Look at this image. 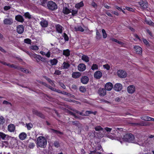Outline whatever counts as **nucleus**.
<instances>
[{"mask_svg":"<svg viewBox=\"0 0 154 154\" xmlns=\"http://www.w3.org/2000/svg\"><path fill=\"white\" fill-rule=\"evenodd\" d=\"M117 139L121 143L123 142H128L129 143H134V137L132 134H127L125 135L123 138L122 137H117Z\"/></svg>","mask_w":154,"mask_h":154,"instance_id":"f257e3e1","label":"nucleus"},{"mask_svg":"<svg viewBox=\"0 0 154 154\" xmlns=\"http://www.w3.org/2000/svg\"><path fill=\"white\" fill-rule=\"evenodd\" d=\"M47 140L46 138L43 136H40L37 138V144L41 147L44 148L46 145Z\"/></svg>","mask_w":154,"mask_h":154,"instance_id":"f03ea898","label":"nucleus"},{"mask_svg":"<svg viewBox=\"0 0 154 154\" xmlns=\"http://www.w3.org/2000/svg\"><path fill=\"white\" fill-rule=\"evenodd\" d=\"M26 52L29 55L33 60H36L38 62H39L40 60L43 61V58L40 56L35 54L30 53L28 51H26Z\"/></svg>","mask_w":154,"mask_h":154,"instance_id":"7ed1b4c3","label":"nucleus"},{"mask_svg":"<svg viewBox=\"0 0 154 154\" xmlns=\"http://www.w3.org/2000/svg\"><path fill=\"white\" fill-rule=\"evenodd\" d=\"M74 112H69V114L71 115H73L75 117V118H77V116L76 115V114H79L80 115L82 116H88V115L92 113V112L89 111H87L85 112V114H83L82 112H79L78 111L76 110H73Z\"/></svg>","mask_w":154,"mask_h":154,"instance_id":"20e7f679","label":"nucleus"},{"mask_svg":"<svg viewBox=\"0 0 154 154\" xmlns=\"http://www.w3.org/2000/svg\"><path fill=\"white\" fill-rule=\"evenodd\" d=\"M47 6L48 8L51 10H56L57 8V6L56 4L53 1H49L48 2Z\"/></svg>","mask_w":154,"mask_h":154,"instance_id":"39448f33","label":"nucleus"},{"mask_svg":"<svg viewBox=\"0 0 154 154\" xmlns=\"http://www.w3.org/2000/svg\"><path fill=\"white\" fill-rule=\"evenodd\" d=\"M41 83L42 84V85H44L45 86L48 87V88L50 89L52 91H56L57 92L59 93H61L63 94H65V95H67V94H68L66 92H64V91H63V92L60 91V90L56 89H55V88L51 87L50 85H48V84H46V83H45V82H41Z\"/></svg>","mask_w":154,"mask_h":154,"instance_id":"423d86ee","label":"nucleus"},{"mask_svg":"<svg viewBox=\"0 0 154 154\" xmlns=\"http://www.w3.org/2000/svg\"><path fill=\"white\" fill-rule=\"evenodd\" d=\"M118 75L122 78H125L127 75L126 72L122 70H119L117 72Z\"/></svg>","mask_w":154,"mask_h":154,"instance_id":"0eeeda50","label":"nucleus"},{"mask_svg":"<svg viewBox=\"0 0 154 154\" xmlns=\"http://www.w3.org/2000/svg\"><path fill=\"white\" fill-rule=\"evenodd\" d=\"M139 5H140L141 8L143 9H146L148 6V3L146 1H140L139 2Z\"/></svg>","mask_w":154,"mask_h":154,"instance_id":"6e6552de","label":"nucleus"},{"mask_svg":"<svg viewBox=\"0 0 154 154\" xmlns=\"http://www.w3.org/2000/svg\"><path fill=\"white\" fill-rule=\"evenodd\" d=\"M135 91V87L133 85H130L127 88V91L129 94H133Z\"/></svg>","mask_w":154,"mask_h":154,"instance_id":"1a4fd4ad","label":"nucleus"},{"mask_svg":"<svg viewBox=\"0 0 154 154\" xmlns=\"http://www.w3.org/2000/svg\"><path fill=\"white\" fill-rule=\"evenodd\" d=\"M122 88V85L120 83H116L114 86V89L116 91H120Z\"/></svg>","mask_w":154,"mask_h":154,"instance_id":"9d476101","label":"nucleus"},{"mask_svg":"<svg viewBox=\"0 0 154 154\" xmlns=\"http://www.w3.org/2000/svg\"><path fill=\"white\" fill-rule=\"evenodd\" d=\"M105 88L106 90L108 91H110L113 88V85L110 82H108L105 84Z\"/></svg>","mask_w":154,"mask_h":154,"instance_id":"9b49d317","label":"nucleus"},{"mask_svg":"<svg viewBox=\"0 0 154 154\" xmlns=\"http://www.w3.org/2000/svg\"><path fill=\"white\" fill-rule=\"evenodd\" d=\"M98 93L100 96H103L106 94V91L103 88H100L99 89Z\"/></svg>","mask_w":154,"mask_h":154,"instance_id":"f8f14e48","label":"nucleus"},{"mask_svg":"<svg viewBox=\"0 0 154 154\" xmlns=\"http://www.w3.org/2000/svg\"><path fill=\"white\" fill-rule=\"evenodd\" d=\"M4 24L6 25H11L13 23V21L12 19L10 18H5L3 20Z\"/></svg>","mask_w":154,"mask_h":154,"instance_id":"ddd939ff","label":"nucleus"},{"mask_svg":"<svg viewBox=\"0 0 154 154\" xmlns=\"http://www.w3.org/2000/svg\"><path fill=\"white\" fill-rule=\"evenodd\" d=\"M102 76V73L100 71H96L94 73V76L95 78L97 79H100Z\"/></svg>","mask_w":154,"mask_h":154,"instance_id":"4468645a","label":"nucleus"},{"mask_svg":"<svg viewBox=\"0 0 154 154\" xmlns=\"http://www.w3.org/2000/svg\"><path fill=\"white\" fill-rule=\"evenodd\" d=\"M86 67L85 65L83 63L79 64L78 66V69L79 71L82 72L86 69Z\"/></svg>","mask_w":154,"mask_h":154,"instance_id":"2eb2a0df","label":"nucleus"},{"mask_svg":"<svg viewBox=\"0 0 154 154\" xmlns=\"http://www.w3.org/2000/svg\"><path fill=\"white\" fill-rule=\"evenodd\" d=\"M136 53L138 54H141L142 52V49L141 47L138 46H135L134 47Z\"/></svg>","mask_w":154,"mask_h":154,"instance_id":"dca6fc26","label":"nucleus"},{"mask_svg":"<svg viewBox=\"0 0 154 154\" xmlns=\"http://www.w3.org/2000/svg\"><path fill=\"white\" fill-rule=\"evenodd\" d=\"M81 81L83 84H86L89 81L88 78L87 76L83 77L81 78Z\"/></svg>","mask_w":154,"mask_h":154,"instance_id":"f3484780","label":"nucleus"},{"mask_svg":"<svg viewBox=\"0 0 154 154\" xmlns=\"http://www.w3.org/2000/svg\"><path fill=\"white\" fill-rule=\"evenodd\" d=\"M17 32L19 34H21L24 31V27L23 25H20L17 27Z\"/></svg>","mask_w":154,"mask_h":154,"instance_id":"a211bd4d","label":"nucleus"},{"mask_svg":"<svg viewBox=\"0 0 154 154\" xmlns=\"http://www.w3.org/2000/svg\"><path fill=\"white\" fill-rule=\"evenodd\" d=\"M56 29L57 32L61 33L62 32L63 27L59 24H57L56 25Z\"/></svg>","mask_w":154,"mask_h":154,"instance_id":"6ab92c4d","label":"nucleus"},{"mask_svg":"<svg viewBox=\"0 0 154 154\" xmlns=\"http://www.w3.org/2000/svg\"><path fill=\"white\" fill-rule=\"evenodd\" d=\"M40 24L42 27H45L47 26L48 23L47 21L43 20L40 22Z\"/></svg>","mask_w":154,"mask_h":154,"instance_id":"aec40b11","label":"nucleus"},{"mask_svg":"<svg viewBox=\"0 0 154 154\" xmlns=\"http://www.w3.org/2000/svg\"><path fill=\"white\" fill-rule=\"evenodd\" d=\"M81 75V74L80 72H74L72 74V77L74 78H79Z\"/></svg>","mask_w":154,"mask_h":154,"instance_id":"412c9836","label":"nucleus"},{"mask_svg":"<svg viewBox=\"0 0 154 154\" xmlns=\"http://www.w3.org/2000/svg\"><path fill=\"white\" fill-rule=\"evenodd\" d=\"M15 19L18 21L22 22L24 21V19L21 16L17 15L15 17Z\"/></svg>","mask_w":154,"mask_h":154,"instance_id":"4be33fe9","label":"nucleus"},{"mask_svg":"<svg viewBox=\"0 0 154 154\" xmlns=\"http://www.w3.org/2000/svg\"><path fill=\"white\" fill-rule=\"evenodd\" d=\"M26 134L25 133L22 132L19 134V137L20 140H23L26 139Z\"/></svg>","mask_w":154,"mask_h":154,"instance_id":"5701e85b","label":"nucleus"},{"mask_svg":"<svg viewBox=\"0 0 154 154\" xmlns=\"http://www.w3.org/2000/svg\"><path fill=\"white\" fill-rule=\"evenodd\" d=\"M8 130L11 132L14 131L15 127L14 125L13 124H10L8 126Z\"/></svg>","mask_w":154,"mask_h":154,"instance_id":"b1692460","label":"nucleus"},{"mask_svg":"<svg viewBox=\"0 0 154 154\" xmlns=\"http://www.w3.org/2000/svg\"><path fill=\"white\" fill-rule=\"evenodd\" d=\"M84 3L82 1H81L80 2L76 4L75 5V8L79 9L80 8L84 6Z\"/></svg>","mask_w":154,"mask_h":154,"instance_id":"393cba45","label":"nucleus"},{"mask_svg":"<svg viewBox=\"0 0 154 154\" xmlns=\"http://www.w3.org/2000/svg\"><path fill=\"white\" fill-rule=\"evenodd\" d=\"M145 22L146 24L154 27V23L150 20L146 19Z\"/></svg>","mask_w":154,"mask_h":154,"instance_id":"a878e982","label":"nucleus"},{"mask_svg":"<svg viewBox=\"0 0 154 154\" xmlns=\"http://www.w3.org/2000/svg\"><path fill=\"white\" fill-rule=\"evenodd\" d=\"M82 59L86 62H88L89 61V58L88 57L85 55H82Z\"/></svg>","mask_w":154,"mask_h":154,"instance_id":"bb28decb","label":"nucleus"},{"mask_svg":"<svg viewBox=\"0 0 154 154\" xmlns=\"http://www.w3.org/2000/svg\"><path fill=\"white\" fill-rule=\"evenodd\" d=\"M8 135H5L3 133L0 132V138H2L3 140H6L8 137Z\"/></svg>","mask_w":154,"mask_h":154,"instance_id":"cd10ccee","label":"nucleus"},{"mask_svg":"<svg viewBox=\"0 0 154 154\" xmlns=\"http://www.w3.org/2000/svg\"><path fill=\"white\" fill-rule=\"evenodd\" d=\"M75 29L76 31L83 32L84 31V29L81 26H77L75 27Z\"/></svg>","mask_w":154,"mask_h":154,"instance_id":"c85d7f7f","label":"nucleus"},{"mask_svg":"<svg viewBox=\"0 0 154 154\" xmlns=\"http://www.w3.org/2000/svg\"><path fill=\"white\" fill-rule=\"evenodd\" d=\"M63 54L66 56H69L70 55V51L68 49L64 50L63 51Z\"/></svg>","mask_w":154,"mask_h":154,"instance_id":"c756f323","label":"nucleus"},{"mask_svg":"<svg viewBox=\"0 0 154 154\" xmlns=\"http://www.w3.org/2000/svg\"><path fill=\"white\" fill-rule=\"evenodd\" d=\"M70 66L69 64L67 63L64 62L62 64V67L63 69H67Z\"/></svg>","mask_w":154,"mask_h":154,"instance_id":"7c9ffc66","label":"nucleus"},{"mask_svg":"<svg viewBox=\"0 0 154 154\" xmlns=\"http://www.w3.org/2000/svg\"><path fill=\"white\" fill-rule=\"evenodd\" d=\"M63 12L64 14H68L70 12V11L67 8H64L63 10Z\"/></svg>","mask_w":154,"mask_h":154,"instance_id":"2f4dec72","label":"nucleus"},{"mask_svg":"<svg viewBox=\"0 0 154 154\" xmlns=\"http://www.w3.org/2000/svg\"><path fill=\"white\" fill-rule=\"evenodd\" d=\"M57 59H54L50 60V63L52 65H54L57 64Z\"/></svg>","mask_w":154,"mask_h":154,"instance_id":"473e14b6","label":"nucleus"},{"mask_svg":"<svg viewBox=\"0 0 154 154\" xmlns=\"http://www.w3.org/2000/svg\"><path fill=\"white\" fill-rule=\"evenodd\" d=\"M30 48L31 49L34 51H37L38 49V47L36 45H32L30 47Z\"/></svg>","mask_w":154,"mask_h":154,"instance_id":"72a5a7b5","label":"nucleus"},{"mask_svg":"<svg viewBox=\"0 0 154 154\" xmlns=\"http://www.w3.org/2000/svg\"><path fill=\"white\" fill-rule=\"evenodd\" d=\"M102 32L103 33V38H106L107 36V35L106 32V31L103 29H102Z\"/></svg>","mask_w":154,"mask_h":154,"instance_id":"f704fd0d","label":"nucleus"},{"mask_svg":"<svg viewBox=\"0 0 154 154\" xmlns=\"http://www.w3.org/2000/svg\"><path fill=\"white\" fill-rule=\"evenodd\" d=\"M103 67L104 68L106 69L107 70H109L110 69V66L107 64L103 65Z\"/></svg>","mask_w":154,"mask_h":154,"instance_id":"c9c22d12","label":"nucleus"},{"mask_svg":"<svg viewBox=\"0 0 154 154\" xmlns=\"http://www.w3.org/2000/svg\"><path fill=\"white\" fill-rule=\"evenodd\" d=\"M63 37L64 38V39L65 41H68L69 38L66 34L64 33L63 35Z\"/></svg>","mask_w":154,"mask_h":154,"instance_id":"e433bc0d","label":"nucleus"},{"mask_svg":"<svg viewBox=\"0 0 154 154\" xmlns=\"http://www.w3.org/2000/svg\"><path fill=\"white\" fill-rule=\"evenodd\" d=\"M78 11L76 10H72L71 13L72 15L75 16L77 14Z\"/></svg>","mask_w":154,"mask_h":154,"instance_id":"4c0bfd02","label":"nucleus"},{"mask_svg":"<svg viewBox=\"0 0 154 154\" xmlns=\"http://www.w3.org/2000/svg\"><path fill=\"white\" fill-rule=\"evenodd\" d=\"M98 66L96 64H93L91 67V69L93 70H94L98 69Z\"/></svg>","mask_w":154,"mask_h":154,"instance_id":"58836bf2","label":"nucleus"},{"mask_svg":"<svg viewBox=\"0 0 154 154\" xmlns=\"http://www.w3.org/2000/svg\"><path fill=\"white\" fill-rule=\"evenodd\" d=\"M80 91L82 92H85L86 91L85 88L84 86H81L79 88Z\"/></svg>","mask_w":154,"mask_h":154,"instance_id":"ea45409f","label":"nucleus"},{"mask_svg":"<svg viewBox=\"0 0 154 154\" xmlns=\"http://www.w3.org/2000/svg\"><path fill=\"white\" fill-rule=\"evenodd\" d=\"M24 16H25L26 18H27L29 19H30L31 17V16L29 12H26L25 13Z\"/></svg>","mask_w":154,"mask_h":154,"instance_id":"a19ab883","label":"nucleus"},{"mask_svg":"<svg viewBox=\"0 0 154 154\" xmlns=\"http://www.w3.org/2000/svg\"><path fill=\"white\" fill-rule=\"evenodd\" d=\"M118 43L120 45H121L122 47H125L126 44L122 42H120L119 41H118Z\"/></svg>","mask_w":154,"mask_h":154,"instance_id":"79ce46f5","label":"nucleus"},{"mask_svg":"<svg viewBox=\"0 0 154 154\" xmlns=\"http://www.w3.org/2000/svg\"><path fill=\"white\" fill-rule=\"evenodd\" d=\"M26 126L28 130H30L33 127V125L31 123H29L26 125Z\"/></svg>","mask_w":154,"mask_h":154,"instance_id":"37998d69","label":"nucleus"},{"mask_svg":"<svg viewBox=\"0 0 154 154\" xmlns=\"http://www.w3.org/2000/svg\"><path fill=\"white\" fill-rule=\"evenodd\" d=\"M143 41V43L147 46H149V44L147 41L144 38H143L142 39Z\"/></svg>","mask_w":154,"mask_h":154,"instance_id":"c03bdc74","label":"nucleus"},{"mask_svg":"<svg viewBox=\"0 0 154 154\" xmlns=\"http://www.w3.org/2000/svg\"><path fill=\"white\" fill-rule=\"evenodd\" d=\"M124 9H126L127 10L133 12L134 11V9L133 8L128 7H125V8H124Z\"/></svg>","mask_w":154,"mask_h":154,"instance_id":"a18cd8bd","label":"nucleus"},{"mask_svg":"<svg viewBox=\"0 0 154 154\" xmlns=\"http://www.w3.org/2000/svg\"><path fill=\"white\" fill-rule=\"evenodd\" d=\"M137 125H141V126H147L148 125L146 124L144 122L142 121V122L137 123L136 124Z\"/></svg>","mask_w":154,"mask_h":154,"instance_id":"49530a36","label":"nucleus"},{"mask_svg":"<svg viewBox=\"0 0 154 154\" xmlns=\"http://www.w3.org/2000/svg\"><path fill=\"white\" fill-rule=\"evenodd\" d=\"M31 40L29 38H26L24 39V42L25 43L30 44H31Z\"/></svg>","mask_w":154,"mask_h":154,"instance_id":"de8ad7c7","label":"nucleus"},{"mask_svg":"<svg viewBox=\"0 0 154 154\" xmlns=\"http://www.w3.org/2000/svg\"><path fill=\"white\" fill-rule=\"evenodd\" d=\"M95 129L96 131H101L102 128L100 126H97L95 128Z\"/></svg>","mask_w":154,"mask_h":154,"instance_id":"09e8293b","label":"nucleus"},{"mask_svg":"<svg viewBox=\"0 0 154 154\" xmlns=\"http://www.w3.org/2000/svg\"><path fill=\"white\" fill-rule=\"evenodd\" d=\"M4 122V119L2 116L0 117V125L2 124Z\"/></svg>","mask_w":154,"mask_h":154,"instance_id":"8fccbe9b","label":"nucleus"},{"mask_svg":"<svg viewBox=\"0 0 154 154\" xmlns=\"http://www.w3.org/2000/svg\"><path fill=\"white\" fill-rule=\"evenodd\" d=\"M45 79L52 85L53 86L54 83L51 79H50L49 78L47 77Z\"/></svg>","mask_w":154,"mask_h":154,"instance_id":"3c124183","label":"nucleus"},{"mask_svg":"<svg viewBox=\"0 0 154 154\" xmlns=\"http://www.w3.org/2000/svg\"><path fill=\"white\" fill-rule=\"evenodd\" d=\"M138 144H139L140 145L142 146H145L146 144L145 143V141L144 140L142 141V143H141L140 142H139V143H138Z\"/></svg>","mask_w":154,"mask_h":154,"instance_id":"603ef678","label":"nucleus"},{"mask_svg":"<svg viewBox=\"0 0 154 154\" xmlns=\"http://www.w3.org/2000/svg\"><path fill=\"white\" fill-rule=\"evenodd\" d=\"M45 56L48 58L51 55V52L49 51L47 53H45Z\"/></svg>","mask_w":154,"mask_h":154,"instance_id":"864d4df0","label":"nucleus"},{"mask_svg":"<svg viewBox=\"0 0 154 154\" xmlns=\"http://www.w3.org/2000/svg\"><path fill=\"white\" fill-rule=\"evenodd\" d=\"M146 121H152L154 120V118H151L150 117L146 116Z\"/></svg>","mask_w":154,"mask_h":154,"instance_id":"5fc2aeb1","label":"nucleus"},{"mask_svg":"<svg viewBox=\"0 0 154 154\" xmlns=\"http://www.w3.org/2000/svg\"><path fill=\"white\" fill-rule=\"evenodd\" d=\"M2 144L5 146H6L8 144V142L6 141H4L2 142Z\"/></svg>","mask_w":154,"mask_h":154,"instance_id":"6e6d98bb","label":"nucleus"},{"mask_svg":"<svg viewBox=\"0 0 154 154\" xmlns=\"http://www.w3.org/2000/svg\"><path fill=\"white\" fill-rule=\"evenodd\" d=\"M54 146L57 147H58L59 146H60L58 142L57 141H55L54 142Z\"/></svg>","mask_w":154,"mask_h":154,"instance_id":"4d7b16f0","label":"nucleus"},{"mask_svg":"<svg viewBox=\"0 0 154 154\" xmlns=\"http://www.w3.org/2000/svg\"><path fill=\"white\" fill-rule=\"evenodd\" d=\"M61 71L59 70H56L54 72V74L57 75H59L61 74Z\"/></svg>","mask_w":154,"mask_h":154,"instance_id":"13d9d810","label":"nucleus"},{"mask_svg":"<svg viewBox=\"0 0 154 154\" xmlns=\"http://www.w3.org/2000/svg\"><path fill=\"white\" fill-rule=\"evenodd\" d=\"M105 130L108 132V133L109 132H110L111 131V130H112L111 128H107V127H106V128H105Z\"/></svg>","mask_w":154,"mask_h":154,"instance_id":"bf43d9fd","label":"nucleus"},{"mask_svg":"<svg viewBox=\"0 0 154 154\" xmlns=\"http://www.w3.org/2000/svg\"><path fill=\"white\" fill-rule=\"evenodd\" d=\"M91 5L94 8H96L97 7V5L94 2H92L91 3Z\"/></svg>","mask_w":154,"mask_h":154,"instance_id":"052dcab7","label":"nucleus"},{"mask_svg":"<svg viewBox=\"0 0 154 154\" xmlns=\"http://www.w3.org/2000/svg\"><path fill=\"white\" fill-rule=\"evenodd\" d=\"M11 7L9 6H5L4 7V9L5 10L7 11L10 9Z\"/></svg>","mask_w":154,"mask_h":154,"instance_id":"680f3d73","label":"nucleus"},{"mask_svg":"<svg viewBox=\"0 0 154 154\" xmlns=\"http://www.w3.org/2000/svg\"><path fill=\"white\" fill-rule=\"evenodd\" d=\"M67 95L70 98H74V95L69 93L67 94Z\"/></svg>","mask_w":154,"mask_h":154,"instance_id":"e2e57ef3","label":"nucleus"},{"mask_svg":"<svg viewBox=\"0 0 154 154\" xmlns=\"http://www.w3.org/2000/svg\"><path fill=\"white\" fill-rule=\"evenodd\" d=\"M141 119L144 121H146V116H144L141 117Z\"/></svg>","mask_w":154,"mask_h":154,"instance_id":"0e129e2a","label":"nucleus"},{"mask_svg":"<svg viewBox=\"0 0 154 154\" xmlns=\"http://www.w3.org/2000/svg\"><path fill=\"white\" fill-rule=\"evenodd\" d=\"M79 154H86V153L84 149H82L81 150L80 154L79 153Z\"/></svg>","mask_w":154,"mask_h":154,"instance_id":"69168bd1","label":"nucleus"},{"mask_svg":"<svg viewBox=\"0 0 154 154\" xmlns=\"http://www.w3.org/2000/svg\"><path fill=\"white\" fill-rule=\"evenodd\" d=\"M111 40L113 41V42H115L117 43H118V40H117L116 39H115V38H112L111 39Z\"/></svg>","mask_w":154,"mask_h":154,"instance_id":"338daca9","label":"nucleus"},{"mask_svg":"<svg viewBox=\"0 0 154 154\" xmlns=\"http://www.w3.org/2000/svg\"><path fill=\"white\" fill-rule=\"evenodd\" d=\"M21 71L25 73H27L28 72V71L27 70L23 68L21 69Z\"/></svg>","mask_w":154,"mask_h":154,"instance_id":"774afa93","label":"nucleus"}]
</instances>
